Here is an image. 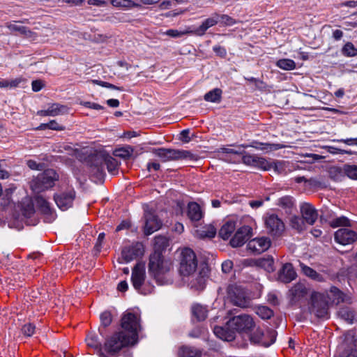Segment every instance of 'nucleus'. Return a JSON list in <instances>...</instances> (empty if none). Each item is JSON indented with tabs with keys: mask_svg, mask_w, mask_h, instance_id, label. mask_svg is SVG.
<instances>
[{
	"mask_svg": "<svg viewBox=\"0 0 357 357\" xmlns=\"http://www.w3.org/2000/svg\"><path fill=\"white\" fill-rule=\"evenodd\" d=\"M278 205L286 211H290L294 206V202L291 197H282L278 200Z\"/></svg>",
	"mask_w": 357,
	"mask_h": 357,
	"instance_id": "nucleus-46",
	"label": "nucleus"
},
{
	"mask_svg": "<svg viewBox=\"0 0 357 357\" xmlns=\"http://www.w3.org/2000/svg\"><path fill=\"white\" fill-rule=\"evenodd\" d=\"M255 166L264 171H268L271 169V162L268 161L264 158H260L257 156Z\"/></svg>",
	"mask_w": 357,
	"mask_h": 357,
	"instance_id": "nucleus-51",
	"label": "nucleus"
},
{
	"mask_svg": "<svg viewBox=\"0 0 357 357\" xmlns=\"http://www.w3.org/2000/svg\"><path fill=\"white\" fill-rule=\"evenodd\" d=\"M143 254L144 249L142 245L137 243L125 247L122 250L121 257L119 260L120 263H128Z\"/></svg>",
	"mask_w": 357,
	"mask_h": 357,
	"instance_id": "nucleus-15",
	"label": "nucleus"
},
{
	"mask_svg": "<svg viewBox=\"0 0 357 357\" xmlns=\"http://www.w3.org/2000/svg\"><path fill=\"white\" fill-rule=\"evenodd\" d=\"M255 264L257 266L264 268V270H266L268 272H273L275 270L274 261H273V257H268L266 258H260V259L256 260Z\"/></svg>",
	"mask_w": 357,
	"mask_h": 357,
	"instance_id": "nucleus-36",
	"label": "nucleus"
},
{
	"mask_svg": "<svg viewBox=\"0 0 357 357\" xmlns=\"http://www.w3.org/2000/svg\"><path fill=\"white\" fill-rule=\"evenodd\" d=\"M137 340L134 335H128L125 331H119L114 333L105 342V348L107 351L111 354L116 353L121 349L130 345H133Z\"/></svg>",
	"mask_w": 357,
	"mask_h": 357,
	"instance_id": "nucleus-2",
	"label": "nucleus"
},
{
	"mask_svg": "<svg viewBox=\"0 0 357 357\" xmlns=\"http://www.w3.org/2000/svg\"><path fill=\"white\" fill-rule=\"evenodd\" d=\"M47 127L49 129L54 130H63L65 129L64 126L60 125L55 120L50 121L48 123Z\"/></svg>",
	"mask_w": 357,
	"mask_h": 357,
	"instance_id": "nucleus-60",
	"label": "nucleus"
},
{
	"mask_svg": "<svg viewBox=\"0 0 357 357\" xmlns=\"http://www.w3.org/2000/svg\"><path fill=\"white\" fill-rule=\"evenodd\" d=\"M342 52L347 56H355L357 55V49L351 43H347L342 47Z\"/></svg>",
	"mask_w": 357,
	"mask_h": 357,
	"instance_id": "nucleus-50",
	"label": "nucleus"
},
{
	"mask_svg": "<svg viewBox=\"0 0 357 357\" xmlns=\"http://www.w3.org/2000/svg\"><path fill=\"white\" fill-rule=\"evenodd\" d=\"M275 332L274 331H268L265 334L264 331L257 328L256 331L250 335V340L255 343H259L264 347H269L275 342Z\"/></svg>",
	"mask_w": 357,
	"mask_h": 357,
	"instance_id": "nucleus-14",
	"label": "nucleus"
},
{
	"mask_svg": "<svg viewBox=\"0 0 357 357\" xmlns=\"http://www.w3.org/2000/svg\"><path fill=\"white\" fill-rule=\"evenodd\" d=\"M218 23H221L226 26H231L236 23L235 20L227 15H218Z\"/></svg>",
	"mask_w": 357,
	"mask_h": 357,
	"instance_id": "nucleus-56",
	"label": "nucleus"
},
{
	"mask_svg": "<svg viewBox=\"0 0 357 357\" xmlns=\"http://www.w3.org/2000/svg\"><path fill=\"white\" fill-rule=\"evenodd\" d=\"M328 301L324 293L313 292L311 294L310 310L317 317L326 318L328 315Z\"/></svg>",
	"mask_w": 357,
	"mask_h": 357,
	"instance_id": "nucleus-8",
	"label": "nucleus"
},
{
	"mask_svg": "<svg viewBox=\"0 0 357 357\" xmlns=\"http://www.w3.org/2000/svg\"><path fill=\"white\" fill-rule=\"evenodd\" d=\"M228 324L234 329L244 333H250L255 328L253 319L248 314L234 317Z\"/></svg>",
	"mask_w": 357,
	"mask_h": 357,
	"instance_id": "nucleus-13",
	"label": "nucleus"
},
{
	"mask_svg": "<svg viewBox=\"0 0 357 357\" xmlns=\"http://www.w3.org/2000/svg\"><path fill=\"white\" fill-rule=\"evenodd\" d=\"M248 248L254 253L260 254L271 246V241L267 237L255 238L248 243Z\"/></svg>",
	"mask_w": 357,
	"mask_h": 357,
	"instance_id": "nucleus-22",
	"label": "nucleus"
},
{
	"mask_svg": "<svg viewBox=\"0 0 357 357\" xmlns=\"http://www.w3.org/2000/svg\"><path fill=\"white\" fill-rule=\"evenodd\" d=\"M187 215L192 222H197L203 217V213L200 206L195 202H190L188 205Z\"/></svg>",
	"mask_w": 357,
	"mask_h": 357,
	"instance_id": "nucleus-28",
	"label": "nucleus"
},
{
	"mask_svg": "<svg viewBox=\"0 0 357 357\" xmlns=\"http://www.w3.org/2000/svg\"><path fill=\"white\" fill-rule=\"evenodd\" d=\"M289 225L292 229L301 232L306 229L307 224L302 217L294 215L290 218Z\"/></svg>",
	"mask_w": 357,
	"mask_h": 357,
	"instance_id": "nucleus-34",
	"label": "nucleus"
},
{
	"mask_svg": "<svg viewBox=\"0 0 357 357\" xmlns=\"http://www.w3.org/2000/svg\"><path fill=\"white\" fill-rule=\"evenodd\" d=\"M351 345H348L349 336H346V341L338 347V353L335 357H357V351L355 349L356 340L353 335L350 336Z\"/></svg>",
	"mask_w": 357,
	"mask_h": 357,
	"instance_id": "nucleus-21",
	"label": "nucleus"
},
{
	"mask_svg": "<svg viewBox=\"0 0 357 357\" xmlns=\"http://www.w3.org/2000/svg\"><path fill=\"white\" fill-rule=\"evenodd\" d=\"M75 198V192L69 190L67 192H63L54 197V200L59 208L62 211L67 210L72 206Z\"/></svg>",
	"mask_w": 357,
	"mask_h": 357,
	"instance_id": "nucleus-25",
	"label": "nucleus"
},
{
	"mask_svg": "<svg viewBox=\"0 0 357 357\" xmlns=\"http://www.w3.org/2000/svg\"><path fill=\"white\" fill-rule=\"evenodd\" d=\"M58 178V175L53 169H47L38 174L30 183L31 188L36 193H39L54 185V181Z\"/></svg>",
	"mask_w": 357,
	"mask_h": 357,
	"instance_id": "nucleus-6",
	"label": "nucleus"
},
{
	"mask_svg": "<svg viewBox=\"0 0 357 357\" xmlns=\"http://www.w3.org/2000/svg\"><path fill=\"white\" fill-rule=\"evenodd\" d=\"M26 164L28 165V167L31 169H33V170H40L43 169V165L42 164H38L37 163L36 161L33 160H29L26 162Z\"/></svg>",
	"mask_w": 357,
	"mask_h": 357,
	"instance_id": "nucleus-62",
	"label": "nucleus"
},
{
	"mask_svg": "<svg viewBox=\"0 0 357 357\" xmlns=\"http://www.w3.org/2000/svg\"><path fill=\"white\" fill-rule=\"evenodd\" d=\"M335 239L340 244L349 245L357 240V234L347 228L340 229L335 233Z\"/></svg>",
	"mask_w": 357,
	"mask_h": 357,
	"instance_id": "nucleus-19",
	"label": "nucleus"
},
{
	"mask_svg": "<svg viewBox=\"0 0 357 357\" xmlns=\"http://www.w3.org/2000/svg\"><path fill=\"white\" fill-rule=\"evenodd\" d=\"M248 145H241L238 149H235L232 148V146H228L227 147L220 148L218 150L219 154L222 155H228L229 156H236L240 155L243 153V151L241 149V147L246 148L248 147ZM250 146L254 147L256 149L265 151L266 152H269L271 151L278 150L284 148L285 146L280 144H270V143H259L255 142L253 143Z\"/></svg>",
	"mask_w": 357,
	"mask_h": 357,
	"instance_id": "nucleus-7",
	"label": "nucleus"
},
{
	"mask_svg": "<svg viewBox=\"0 0 357 357\" xmlns=\"http://www.w3.org/2000/svg\"><path fill=\"white\" fill-rule=\"evenodd\" d=\"M80 104L82 105H83L84 107H87V108H90V109H96V110H100V109H103L104 107L98 104V103H96V102H81Z\"/></svg>",
	"mask_w": 357,
	"mask_h": 357,
	"instance_id": "nucleus-59",
	"label": "nucleus"
},
{
	"mask_svg": "<svg viewBox=\"0 0 357 357\" xmlns=\"http://www.w3.org/2000/svg\"><path fill=\"white\" fill-rule=\"evenodd\" d=\"M145 226L144 233L146 235H150L154 231L160 229L161 222L158 218L151 212L146 211L144 215Z\"/></svg>",
	"mask_w": 357,
	"mask_h": 357,
	"instance_id": "nucleus-24",
	"label": "nucleus"
},
{
	"mask_svg": "<svg viewBox=\"0 0 357 357\" xmlns=\"http://www.w3.org/2000/svg\"><path fill=\"white\" fill-rule=\"evenodd\" d=\"M222 91L220 89L215 88L204 95V100L207 102L218 103L221 101Z\"/></svg>",
	"mask_w": 357,
	"mask_h": 357,
	"instance_id": "nucleus-37",
	"label": "nucleus"
},
{
	"mask_svg": "<svg viewBox=\"0 0 357 357\" xmlns=\"http://www.w3.org/2000/svg\"><path fill=\"white\" fill-rule=\"evenodd\" d=\"M193 315L198 321L204 320L207 316L206 308L200 305H195L192 308Z\"/></svg>",
	"mask_w": 357,
	"mask_h": 357,
	"instance_id": "nucleus-42",
	"label": "nucleus"
},
{
	"mask_svg": "<svg viewBox=\"0 0 357 357\" xmlns=\"http://www.w3.org/2000/svg\"><path fill=\"white\" fill-rule=\"evenodd\" d=\"M148 268L149 274L156 282L159 284H162L165 275L172 268V263L160 252L155 251L149 257Z\"/></svg>",
	"mask_w": 357,
	"mask_h": 357,
	"instance_id": "nucleus-1",
	"label": "nucleus"
},
{
	"mask_svg": "<svg viewBox=\"0 0 357 357\" xmlns=\"http://www.w3.org/2000/svg\"><path fill=\"white\" fill-rule=\"evenodd\" d=\"M86 342L89 347H91L97 351H100L101 343L98 340L97 335L95 334L88 335L86 338Z\"/></svg>",
	"mask_w": 357,
	"mask_h": 357,
	"instance_id": "nucleus-41",
	"label": "nucleus"
},
{
	"mask_svg": "<svg viewBox=\"0 0 357 357\" xmlns=\"http://www.w3.org/2000/svg\"><path fill=\"white\" fill-rule=\"evenodd\" d=\"M301 217L309 225L315 223L318 218V211L313 205L308 202H303L299 206Z\"/></svg>",
	"mask_w": 357,
	"mask_h": 357,
	"instance_id": "nucleus-18",
	"label": "nucleus"
},
{
	"mask_svg": "<svg viewBox=\"0 0 357 357\" xmlns=\"http://www.w3.org/2000/svg\"><path fill=\"white\" fill-rule=\"evenodd\" d=\"M27 19H24L22 21H13L7 22L6 24V27L8 28L12 32H18L21 35L25 36L28 38H34L36 37V33L31 31L28 27L24 26L18 25V22L25 23L28 22Z\"/></svg>",
	"mask_w": 357,
	"mask_h": 357,
	"instance_id": "nucleus-23",
	"label": "nucleus"
},
{
	"mask_svg": "<svg viewBox=\"0 0 357 357\" xmlns=\"http://www.w3.org/2000/svg\"><path fill=\"white\" fill-rule=\"evenodd\" d=\"M133 152V149L130 146H124L121 148L116 149L114 151V155L116 157L121 158H128L131 156L132 153Z\"/></svg>",
	"mask_w": 357,
	"mask_h": 357,
	"instance_id": "nucleus-44",
	"label": "nucleus"
},
{
	"mask_svg": "<svg viewBox=\"0 0 357 357\" xmlns=\"http://www.w3.org/2000/svg\"><path fill=\"white\" fill-rule=\"evenodd\" d=\"M343 171L349 178L357 180V165H344Z\"/></svg>",
	"mask_w": 357,
	"mask_h": 357,
	"instance_id": "nucleus-48",
	"label": "nucleus"
},
{
	"mask_svg": "<svg viewBox=\"0 0 357 357\" xmlns=\"http://www.w3.org/2000/svg\"><path fill=\"white\" fill-rule=\"evenodd\" d=\"M291 293L296 298L303 297L306 294V288L302 284H298L291 289Z\"/></svg>",
	"mask_w": 357,
	"mask_h": 357,
	"instance_id": "nucleus-53",
	"label": "nucleus"
},
{
	"mask_svg": "<svg viewBox=\"0 0 357 357\" xmlns=\"http://www.w3.org/2000/svg\"><path fill=\"white\" fill-rule=\"evenodd\" d=\"M349 220L346 217L341 216L337 218L330 222V225L333 227H342V226H349Z\"/></svg>",
	"mask_w": 357,
	"mask_h": 357,
	"instance_id": "nucleus-52",
	"label": "nucleus"
},
{
	"mask_svg": "<svg viewBox=\"0 0 357 357\" xmlns=\"http://www.w3.org/2000/svg\"><path fill=\"white\" fill-rule=\"evenodd\" d=\"M22 331L24 335L30 337L35 332V326L33 325H32L31 324H25L22 327Z\"/></svg>",
	"mask_w": 357,
	"mask_h": 357,
	"instance_id": "nucleus-58",
	"label": "nucleus"
},
{
	"mask_svg": "<svg viewBox=\"0 0 357 357\" xmlns=\"http://www.w3.org/2000/svg\"><path fill=\"white\" fill-rule=\"evenodd\" d=\"M101 324L104 326H109L112 322V315L108 312H104L100 314Z\"/></svg>",
	"mask_w": 357,
	"mask_h": 357,
	"instance_id": "nucleus-57",
	"label": "nucleus"
},
{
	"mask_svg": "<svg viewBox=\"0 0 357 357\" xmlns=\"http://www.w3.org/2000/svg\"><path fill=\"white\" fill-rule=\"evenodd\" d=\"M296 277V273L291 264H286L280 271V278L285 282H289Z\"/></svg>",
	"mask_w": 357,
	"mask_h": 357,
	"instance_id": "nucleus-32",
	"label": "nucleus"
},
{
	"mask_svg": "<svg viewBox=\"0 0 357 357\" xmlns=\"http://www.w3.org/2000/svg\"><path fill=\"white\" fill-rule=\"evenodd\" d=\"M153 152L155 155L159 157L162 162L176 160L194 161L197 159V155L186 150L160 148L154 149Z\"/></svg>",
	"mask_w": 357,
	"mask_h": 357,
	"instance_id": "nucleus-5",
	"label": "nucleus"
},
{
	"mask_svg": "<svg viewBox=\"0 0 357 357\" xmlns=\"http://www.w3.org/2000/svg\"><path fill=\"white\" fill-rule=\"evenodd\" d=\"M300 267L301 268L303 274L311 279L318 281L322 282L324 281V278L319 273H318L316 271L312 269V268L305 265L303 263H300Z\"/></svg>",
	"mask_w": 357,
	"mask_h": 357,
	"instance_id": "nucleus-33",
	"label": "nucleus"
},
{
	"mask_svg": "<svg viewBox=\"0 0 357 357\" xmlns=\"http://www.w3.org/2000/svg\"><path fill=\"white\" fill-rule=\"evenodd\" d=\"M252 228L248 225L238 228L230 240L231 246L233 248L242 246L252 236Z\"/></svg>",
	"mask_w": 357,
	"mask_h": 357,
	"instance_id": "nucleus-17",
	"label": "nucleus"
},
{
	"mask_svg": "<svg viewBox=\"0 0 357 357\" xmlns=\"http://www.w3.org/2000/svg\"><path fill=\"white\" fill-rule=\"evenodd\" d=\"M286 163L284 161L271 162V169L278 174H282L285 171Z\"/></svg>",
	"mask_w": 357,
	"mask_h": 357,
	"instance_id": "nucleus-54",
	"label": "nucleus"
},
{
	"mask_svg": "<svg viewBox=\"0 0 357 357\" xmlns=\"http://www.w3.org/2000/svg\"><path fill=\"white\" fill-rule=\"evenodd\" d=\"M22 82L21 78L8 80L0 79V88H15Z\"/></svg>",
	"mask_w": 357,
	"mask_h": 357,
	"instance_id": "nucleus-47",
	"label": "nucleus"
},
{
	"mask_svg": "<svg viewBox=\"0 0 357 357\" xmlns=\"http://www.w3.org/2000/svg\"><path fill=\"white\" fill-rule=\"evenodd\" d=\"M216 234V229L212 225H207L195 230L194 235L199 238H212Z\"/></svg>",
	"mask_w": 357,
	"mask_h": 357,
	"instance_id": "nucleus-29",
	"label": "nucleus"
},
{
	"mask_svg": "<svg viewBox=\"0 0 357 357\" xmlns=\"http://www.w3.org/2000/svg\"><path fill=\"white\" fill-rule=\"evenodd\" d=\"M276 66L284 70H291L296 68L295 61L290 59H281L276 62Z\"/></svg>",
	"mask_w": 357,
	"mask_h": 357,
	"instance_id": "nucleus-39",
	"label": "nucleus"
},
{
	"mask_svg": "<svg viewBox=\"0 0 357 357\" xmlns=\"http://www.w3.org/2000/svg\"><path fill=\"white\" fill-rule=\"evenodd\" d=\"M68 112V108L63 105L59 103H54L50 105L47 109L38 112V114L42 116H56L63 115Z\"/></svg>",
	"mask_w": 357,
	"mask_h": 357,
	"instance_id": "nucleus-26",
	"label": "nucleus"
},
{
	"mask_svg": "<svg viewBox=\"0 0 357 357\" xmlns=\"http://www.w3.org/2000/svg\"><path fill=\"white\" fill-rule=\"evenodd\" d=\"M264 220L265 227L271 235L280 236L284 231V224L277 215L268 213L264 216Z\"/></svg>",
	"mask_w": 357,
	"mask_h": 357,
	"instance_id": "nucleus-11",
	"label": "nucleus"
},
{
	"mask_svg": "<svg viewBox=\"0 0 357 357\" xmlns=\"http://www.w3.org/2000/svg\"><path fill=\"white\" fill-rule=\"evenodd\" d=\"M209 270L206 266H200L188 278V285L196 290H202L205 287L206 280L208 278Z\"/></svg>",
	"mask_w": 357,
	"mask_h": 357,
	"instance_id": "nucleus-10",
	"label": "nucleus"
},
{
	"mask_svg": "<svg viewBox=\"0 0 357 357\" xmlns=\"http://www.w3.org/2000/svg\"><path fill=\"white\" fill-rule=\"evenodd\" d=\"M236 230V222L234 221H228L225 223L219 231L220 236L224 239H228Z\"/></svg>",
	"mask_w": 357,
	"mask_h": 357,
	"instance_id": "nucleus-31",
	"label": "nucleus"
},
{
	"mask_svg": "<svg viewBox=\"0 0 357 357\" xmlns=\"http://www.w3.org/2000/svg\"><path fill=\"white\" fill-rule=\"evenodd\" d=\"M197 269V260L195 253L188 248L181 252L179 273L183 277L190 276Z\"/></svg>",
	"mask_w": 357,
	"mask_h": 357,
	"instance_id": "nucleus-4",
	"label": "nucleus"
},
{
	"mask_svg": "<svg viewBox=\"0 0 357 357\" xmlns=\"http://www.w3.org/2000/svg\"><path fill=\"white\" fill-rule=\"evenodd\" d=\"M324 294L328 301V304L339 305L342 303H351V297L348 294H344L335 287H331L330 289Z\"/></svg>",
	"mask_w": 357,
	"mask_h": 357,
	"instance_id": "nucleus-16",
	"label": "nucleus"
},
{
	"mask_svg": "<svg viewBox=\"0 0 357 357\" xmlns=\"http://www.w3.org/2000/svg\"><path fill=\"white\" fill-rule=\"evenodd\" d=\"M139 321V318L137 314L132 312L125 313L121 319L122 331L129 335H133L134 338L137 340L138 331L140 330Z\"/></svg>",
	"mask_w": 357,
	"mask_h": 357,
	"instance_id": "nucleus-9",
	"label": "nucleus"
},
{
	"mask_svg": "<svg viewBox=\"0 0 357 357\" xmlns=\"http://www.w3.org/2000/svg\"><path fill=\"white\" fill-rule=\"evenodd\" d=\"M214 334L220 339L225 341H231L235 338L233 331L221 326H215L213 328Z\"/></svg>",
	"mask_w": 357,
	"mask_h": 357,
	"instance_id": "nucleus-30",
	"label": "nucleus"
},
{
	"mask_svg": "<svg viewBox=\"0 0 357 357\" xmlns=\"http://www.w3.org/2000/svg\"><path fill=\"white\" fill-rule=\"evenodd\" d=\"M228 296L231 302L240 307H248L250 305V299L245 290L236 286H231L228 289Z\"/></svg>",
	"mask_w": 357,
	"mask_h": 357,
	"instance_id": "nucleus-12",
	"label": "nucleus"
},
{
	"mask_svg": "<svg viewBox=\"0 0 357 357\" xmlns=\"http://www.w3.org/2000/svg\"><path fill=\"white\" fill-rule=\"evenodd\" d=\"M337 314L341 319L345 320L349 324H352L354 322L355 314L354 312L349 307L340 308Z\"/></svg>",
	"mask_w": 357,
	"mask_h": 357,
	"instance_id": "nucleus-40",
	"label": "nucleus"
},
{
	"mask_svg": "<svg viewBox=\"0 0 357 357\" xmlns=\"http://www.w3.org/2000/svg\"><path fill=\"white\" fill-rule=\"evenodd\" d=\"M218 14L215 13L211 17L206 19L197 29H192V34L199 36H203L207 29L218 23Z\"/></svg>",
	"mask_w": 357,
	"mask_h": 357,
	"instance_id": "nucleus-27",
	"label": "nucleus"
},
{
	"mask_svg": "<svg viewBox=\"0 0 357 357\" xmlns=\"http://www.w3.org/2000/svg\"><path fill=\"white\" fill-rule=\"evenodd\" d=\"M44 86L45 84L41 80H34L31 83L32 90L36 92L40 91Z\"/></svg>",
	"mask_w": 357,
	"mask_h": 357,
	"instance_id": "nucleus-61",
	"label": "nucleus"
},
{
	"mask_svg": "<svg viewBox=\"0 0 357 357\" xmlns=\"http://www.w3.org/2000/svg\"><path fill=\"white\" fill-rule=\"evenodd\" d=\"M34 205L44 213H48L50 212L49 202L41 195L36 196L34 199Z\"/></svg>",
	"mask_w": 357,
	"mask_h": 357,
	"instance_id": "nucleus-38",
	"label": "nucleus"
},
{
	"mask_svg": "<svg viewBox=\"0 0 357 357\" xmlns=\"http://www.w3.org/2000/svg\"><path fill=\"white\" fill-rule=\"evenodd\" d=\"M165 34L172 38H179L187 34H192V29L191 27H187L182 31L169 29L165 32Z\"/></svg>",
	"mask_w": 357,
	"mask_h": 357,
	"instance_id": "nucleus-45",
	"label": "nucleus"
},
{
	"mask_svg": "<svg viewBox=\"0 0 357 357\" xmlns=\"http://www.w3.org/2000/svg\"><path fill=\"white\" fill-rule=\"evenodd\" d=\"M104 165L107 166L109 173L115 174L118 167L117 161L112 156L103 152L98 153L93 156L91 172L98 176H102L104 173Z\"/></svg>",
	"mask_w": 357,
	"mask_h": 357,
	"instance_id": "nucleus-3",
	"label": "nucleus"
},
{
	"mask_svg": "<svg viewBox=\"0 0 357 357\" xmlns=\"http://www.w3.org/2000/svg\"><path fill=\"white\" fill-rule=\"evenodd\" d=\"M189 130H183L180 133V139L185 143H188L190 141V137H189Z\"/></svg>",
	"mask_w": 357,
	"mask_h": 357,
	"instance_id": "nucleus-64",
	"label": "nucleus"
},
{
	"mask_svg": "<svg viewBox=\"0 0 357 357\" xmlns=\"http://www.w3.org/2000/svg\"><path fill=\"white\" fill-rule=\"evenodd\" d=\"M111 3L115 7L131 8L137 7L139 5L135 0H110Z\"/></svg>",
	"mask_w": 357,
	"mask_h": 357,
	"instance_id": "nucleus-43",
	"label": "nucleus"
},
{
	"mask_svg": "<svg viewBox=\"0 0 357 357\" xmlns=\"http://www.w3.org/2000/svg\"><path fill=\"white\" fill-rule=\"evenodd\" d=\"M201 355L199 349L187 346L181 347L178 351L179 357H200Z\"/></svg>",
	"mask_w": 357,
	"mask_h": 357,
	"instance_id": "nucleus-35",
	"label": "nucleus"
},
{
	"mask_svg": "<svg viewBox=\"0 0 357 357\" xmlns=\"http://www.w3.org/2000/svg\"><path fill=\"white\" fill-rule=\"evenodd\" d=\"M146 278L145 266L142 263H137L133 268L131 280L134 288L139 290L144 282Z\"/></svg>",
	"mask_w": 357,
	"mask_h": 357,
	"instance_id": "nucleus-20",
	"label": "nucleus"
},
{
	"mask_svg": "<svg viewBox=\"0 0 357 357\" xmlns=\"http://www.w3.org/2000/svg\"><path fill=\"white\" fill-rule=\"evenodd\" d=\"M257 157V155L247 154L243 151V153L242 154V161L245 165L255 166Z\"/></svg>",
	"mask_w": 357,
	"mask_h": 357,
	"instance_id": "nucleus-55",
	"label": "nucleus"
},
{
	"mask_svg": "<svg viewBox=\"0 0 357 357\" xmlns=\"http://www.w3.org/2000/svg\"><path fill=\"white\" fill-rule=\"evenodd\" d=\"M233 267V262L230 260L224 261L222 264V270L224 273H229Z\"/></svg>",
	"mask_w": 357,
	"mask_h": 357,
	"instance_id": "nucleus-63",
	"label": "nucleus"
},
{
	"mask_svg": "<svg viewBox=\"0 0 357 357\" xmlns=\"http://www.w3.org/2000/svg\"><path fill=\"white\" fill-rule=\"evenodd\" d=\"M256 313L263 319H269L273 316V311L266 306L258 307Z\"/></svg>",
	"mask_w": 357,
	"mask_h": 357,
	"instance_id": "nucleus-49",
	"label": "nucleus"
}]
</instances>
